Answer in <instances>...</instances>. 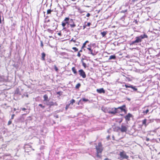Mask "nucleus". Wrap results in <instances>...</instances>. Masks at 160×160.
<instances>
[{"instance_id": "nucleus-62", "label": "nucleus", "mask_w": 160, "mask_h": 160, "mask_svg": "<svg viewBox=\"0 0 160 160\" xmlns=\"http://www.w3.org/2000/svg\"><path fill=\"white\" fill-rule=\"evenodd\" d=\"M112 139L113 140H115V138H114V135H112Z\"/></svg>"}, {"instance_id": "nucleus-9", "label": "nucleus", "mask_w": 160, "mask_h": 160, "mask_svg": "<svg viewBox=\"0 0 160 160\" xmlns=\"http://www.w3.org/2000/svg\"><path fill=\"white\" fill-rule=\"evenodd\" d=\"M108 113L113 115H115L116 113H117L116 108H111L110 110H108Z\"/></svg>"}, {"instance_id": "nucleus-40", "label": "nucleus", "mask_w": 160, "mask_h": 160, "mask_svg": "<svg viewBox=\"0 0 160 160\" xmlns=\"http://www.w3.org/2000/svg\"><path fill=\"white\" fill-rule=\"evenodd\" d=\"M82 66L85 68H86V64L84 63L83 61H82Z\"/></svg>"}, {"instance_id": "nucleus-22", "label": "nucleus", "mask_w": 160, "mask_h": 160, "mask_svg": "<svg viewBox=\"0 0 160 160\" xmlns=\"http://www.w3.org/2000/svg\"><path fill=\"white\" fill-rule=\"evenodd\" d=\"M70 19L69 18H66L64 19V20L63 21L64 22H65V23H67V24H68L70 21Z\"/></svg>"}, {"instance_id": "nucleus-56", "label": "nucleus", "mask_w": 160, "mask_h": 160, "mask_svg": "<svg viewBox=\"0 0 160 160\" xmlns=\"http://www.w3.org/2000/svg\"><path fill=\"white\" fill-rule=\"evenodd\" d=\"M90 15V14L89 13H88L86 15V16L87 17H89Z\"/></svg>"}, {"instance_id": "nucleus-26", "label": "nucleus", "mask_w": 160, "mask_h": 160, "mask_svg": "<svg viewBox=\"0 0 160 160\" xmlns=\"http://www.w3.org/2000/svg\"><path fill=\"white\" fill-rule=\"evenodd\" d=\"M107 31H103L102 32H101V34L102 36V37H104L107 33Z\"/></svg>"}, {"instance_id": "nucleus-59", "label": "nucleus", "mask_w": 160, "mask_h": 160, "mask_svg": "<svg viewBox=\"0 0 160 160\" xmlns=\"http://www.w3.org/2000/svg\"><path fill=\"white\" fill-rule=\"evenodd\" d=\"M82 101V99H80L79 101L78 102V105H79L80 104V102Z\"/></svg>"}, {"instance_id": "nucleus-49", "label": "nucleus", "mask_w": 160, "mask_h": 160, "mask_svg": "<svg viewBox=\"0 0 160 160\" xmlns=\"http://www.w3.org/2000/svg\"><path fill=\"white\" fill-rule=\"evenodd\" d=\"M40 42H41V45H40V46L41 47H43V42L42 41H40Z\"/></svg>"}, {"instance_id": "nucleus-5", "label": "nucleus", "mask_w": 160, "mask_h": 160, "mask_svg": "<svg viewBox=\"0 0 160 160\" xmlns=\"http://www.w3.org/2000/svg\"><path fill=\"white\" fill-rule=\"evenodd\" d=\"M135 39V40L134 41L131 42L130 43L131 45H137L138 43L141 42L138 36L136 37Z\"/></svg>"}, {"instance_id": "nucleus-24", "label": "nucleus", "mask_w": 160, "mask_h": 160, "mask_svg": "<svg viewBox=\"0 0 160 160\" xmlns=\"http://www.w3.org/2000/svg\"><path fill=\"white\" fill-rule=\"evenodd\" d=\"M116 58V57L115 55H111L109 57V60L115 59Z\"/></svg>"}, {"instance_id": "nucleus-50", "label": "nucleus", "mask_w": 160, "mask_h": 160, "mask_svg": "<svg viewBox=\"0 0 160 160\" xmlns=\"http://www.w3.org/2000/svg\"><path fill=\"white\" fill-rule=\"evenodd\" d=\"M80 52H78V54H77V56L78 57H80L81 56V54L80 53Z\"/></svg>"}, {"instance_id": "nucleus-7", "label": "nucleus", "mask_w": 160, "mask_h": 160, "mask_svg": "<svg viewBox=\"0 0 160 160\" xmlns=\"http://www.w3.org/2000/svg\"><path fill=\"white\" fill-rule=\"evenodd\" d=\"M96 148L97 150V152H102V143L100 142H99L98 144V145L96 146Z\"/></svg>"}, {"instance_id": "nucleus-51", "label": "nucleus", "mask_w": 160, "mask_h": 160, "mask_svg": "<svg viewBox=\"0 0 160 160\" xmlns=\"http://www.w3.org/2000/svg\"><path fill=\"white\" fill-rule=\"evenodd\" d=\"M70 41H72L74 42H76L75 40H73V38H72L71 40Z\"/></svg>"}, {"instance_id": "nucleus-43", "label": "nucleus", "mask_w": 160, "mask_h": 160, "mask_svg": "<svg viewBox=\"0 0 160 160\" xmlns=\"http://www.w3.org/2000/svg\"><path fill=\"white\" fill-rule=\"evenodd\" d=\"M100 152H97V156L98 157V158H100L101 157V155H99V153H100Z\"/></svg>"}, {"instance_id": "nucleus-52", "label": "nucleus", "mask_w": 160, "mask_h": 160, "mask_svg": "<svg viewBox=\"0 0 160 160\" xmlns=\"http://www.w3.org/2000/svg\"><path fill=\"white\" fill-rule=\"evenodd\" d=\"M83 49L84 51L85 50V49L83 48V49H82V47H81V49L79 51V52H82V50Z\"/></svg>"}, {"instance_id": "nucleus-15", "label": "nucleus", "mask_w": 160, "mask_h": 160, "mask_svg": "<svg viewBox=\"0 0 160 160\" xmlns=\"http://www.w3.org/2000/svg\"><path fill=\"white\" fill-rule=\"evenodd\" d=\"M97 91L99 93H105V91L104 90L103 88L98 89L97 90Z\"/></svg>"}, {"instance_id": "nucleus-47", "label": "nucleus", "mask_w": 160, "mask_h": 160, "mask_svg": "<svg viewBox=\"0 0 160 160\" xmlns=\"http://www.w3.org/2000/svg\"><path fill=\"white\" fill-rule=\"evenodd\" d=\"M1 17H2V13H0V23H1Z\"/></svg>"}, {"instance_id": "nucleus-20", "label": "nucleus", "mask_w": 160, "mask_h": 160, "mask_svg": "<svg viewBox=\"0 0 160 160\" xmlns=\"http://www.w3.org/2000/svg\"><path fill=\"white\" fill-rule=\"evenodd\" d=\"M42 57L41 60L42 61H45V57L46 56V54L44 52H43L41 53Z\"/></svg>"}, {"instance_id": "nucleus-21", "label": "nucleus", "mask_w": 160, "mask_h": 160, "mask_svg": "<svg viewBox=\"0 0 160 160\" xmlns=\"http://www.w3.org/2000/svg\"><path fill=\"white\" fill-rule=\"evenodd\" d=\"M1 106L3 108H4L5 109H6L10 107V106H9V105H8L6 103H4V104H2V105Z\"/></svg>"}, {"instance_id": "nucleus-14", "label": "nucleus", "mask_w": 160, "mask_h": 160, "mask_svg": "<svg viewBox=\"0 0 160 160\" xmlns=\"http://www.w3.org/2000/svg\"><path fill=\"white\" fill-rule=\"evenodd\" d=\"M138 37L141 42L142 41V39L148 38V36L145 33H143V34L140 35Z\"/></svg>"}, {"instance_id": "nucleus-17", "label": "nucleus", "mask_w": 160, "mask_h": 160, "mask_svg": "<svg viewBox=\"0 0 160 160\" xmlns=\"http://www.w3.org/2000/svg\"><path fill=\"white\" fill-rule=\"evenodd\" d=\"M52 26L53 27H54V28H55V29L57 28L58 26V24L56 21H54L53 22Z\"/></svg>"}, {"instance_id": "nucleus-23", "label": "nucleus", "mask_w": 160, "mask_h": 160, "mask_svg": "<svg viewBox=\"0 0 160 160\" xmlns=\"http://www.w3.org/2000/svg\"><path fill=\"white\" fill-rule=\"evenodd\" d=\"M72 70L74 74H77V72L76 71V70L75 67H72Z\"/></svg>"}, {"instance_id": "nucleus-54", "label": "nucleus", "mask_w": 160, "mask_h": 160, "mask_svg": "<svg viewBox=\"0 0 160 160\" xmlns=\"http://www.w3.org/2000/svg\"><path fill=\"white\" fill-rule=\"evenodd\" d=\"M107 139L108 140L110 138V135H108L107 137Z\"/></svg>"}, {"instance_id": "nucleus-53", "label": "nucleus", "mask_w": 160, "mask_h": 160, "mask_svg": "<svg viewBox=\"0 0 160 160\" xmlns=\"http://www.w3.org/2000/svg\"><path fill=\"white\" fill-rule=\"evenodd\" d=\"M127 10L126 9V10H122L121 12H122L125 13V12H127Z\"/></svg>"}, {"instance_id": "nucleus-8", "label": "nucleus", "mask_w": 160, "mask_h": 160, "mask_svg": "<svg viewBox=\"0 0 160 160\" xmlns=\"http://www.w3.org/2000/svg\"><path fill=\"white\" fill-rule=\"evenodd\" d=\"M29 148L30 151L32 150L34 151V149L32 148V146L28 144H25L24 147V149H25V152H29V151H28V148Z\"/></svg>"}, {"instance_id": "nucleus-16", "label": "nucleus", "mask_w": 160, "mask_h": 160, "mask_svg": "<svg viewBox=\"0 0 160 160\" xmlns=\"http://www.w3.org/2000/svg\"><path fill=\"white\" fill-rule=\"evenodd\" d=\"M92 53H91V54L92 55V56H94L96 55L98 52V51H96L95 48H93V49H92Z\"/></svg>"}, {"instance_id": "nucleus-31", "label": "nucleus", "mask_w": 160, "mask_h": 160, "mask_svg": "<svg viewBox=\"0 0 160 160\" xmlns=\"http://www.w3.org/2000/svg\"><path fill=\"white\" fill-rule=\"evenodd\" d=\"M52 12V10L50 9H48L47 11V14H51V12Z\"/></svg>"}, {"instance_id": "nucleus-4", "label": "nucleus", "mask_w": 160, "mask_h": 160, "mask_svg": "<svg viewBox=\"0 0 160 160\" xmlns=\"http://www.w3.org/2000/svg\"><path fill=\"white\" fill-rule=\"evenodd\" d=\"M119 155L120 157L118 158V159L121 160L123 159H128L129 158L128 156L126 155V152L124 151L120 152Z\"/></svg>"}, {"instance_id": "nucleus-27", "label": "nucleus", "mask_w": 160, "mask_h": 160, "mask_svg": "<svg viewBox=\"0 0 160 160\" xmlns=\"http://www.w3.org/2000/svg\"><path fill=\"white\" fill-rule=\"evenodd\" d=\"M153 121L152 120L147 119L146 126L148 125L150 123L152 122Z\"/></svg>"}, {"instance_id": "nucleus-12", "label": "nucleus", "mask_w": 160, "mask_h": 160, "mask_svg": "<svg viewBox=\"0 0 160 160\" xmlns=\"http://www.w3.org/2000/svg\"><path fill=\"white\" fill-rule=\"evenodd\" d=\"M119 129L122 132H126L127 131V128L126 126L123 125H122L120 128H119Z\"/></svg>"}, {"instance_id": "nucleus-57", "label": "nucleus", "mask_w": 160, "mask_h": 160, "mask_svg": "<svg viewBox=\"0 0 160 160\" xmlns=\"http://www.w3.org/2000/svg\"><path fill=\"white\" fill-rule=\"evenodd\" d=\"M22 111H25L27 109L25 108H21Z\"/></svg>"}, {"instance_id": "nucleus-41", "label": "nucleus", "mask_w": 160, "mask_h": 160, "mask_svg": "<svg viewBox=\"0 0 160 160\" xmlns=\"http://www.w3.org/2000/svg\"><path fill=\"white\" fill-rule=\"evenodd\" d=\"M72 49L74 50L75 52L78 51V49L76 47H73Z\"/></svg>"}, {"instance_id": "nucleus-2", "label": "nucleus", "mask_w": 160, "mask_h": 160, "mask_svg": "<svg viewBox=\"0 0 160 160\" xmlns=\"http://www.w3.org/2000/svg\"><path fill=\"white\" fill-rule=\"evenodd\" d=\"M124 86H125L126 88H129V89H128V90L132 92L137 91L138 89L135 86L129 84H125V85H123L122 87H123Z\"/></svg>"}, {"instance_id": "nucleus-45", "label": "nucleus", "mask_w": 160, "mask_h": 160, "mask_svg": "<svg viewBox=\"0 0 160 160\" xmlns=\"http://www.w3.org/2000/svg\"><path fill=\"white\" fill-rule=\"evenodd\" d=\"M62 93V92L61 91L58 92H57V94L58 95H61Z\"/></svg>"}, {"instance_id": "nucleus-44", "label": "nucleus", "mask_w": 160, "mask_h": 160, "mask_svg": "<svg viewBox=\"0 0 160 160\" xmlns=\"http://www.w3.org/2000/svg\"><path fill=\"white\" fill-rule=\"evenodd\" d=\"M12 122V121L11 120V119H10V120L8 122V125H10L11 124Z\"/></svg>"}, {"instance_id": "nucleus-36", "label": "nucleus", "mask_w": 160, "mask_h": 160, "mask_svg": "<svg viewBox=\"0 0 160 160\" xmlns=\"http://www.w3.org/2000/svg\"><path fill=\"white\" fill-rule=\"evenodd\" d=\"M67 23H65V22H64L63 21H62V26L64 28H63L64 29L65 28H64L65 26H66V24H67Z\"/></svg>"}, {"instance_id": "nucleus-25", "label": "nucleus", "mask_w": 160, "mask_h": 160, "mask_svg": "<svg viewBox=\"0 0 160 160\" xmlns=\"http://www.w3.org/2000/svg\"><path fill=\"white\" fill-rule=\"evenodd\" d=\"M87 49L88 50V54H91V53H92V49L91 47H88Z\"/></svg>"}, {"instance_id": "nucleus-30", "label": "nucleus", "mask_w": 160, "mask_h": 160, "mask_svg": "<svg viewBox=\"0 0 160 160\" xmlns=\"http://www.w3.org/2000/svg\"><path fill=\"white\" fill-rule=\"evenodd\" d=\"M81 86V84L79 83H78L76 85L75 88L76 89H78Z\"/></svg>"}, {"instance_id": "nucleus-29", "label": "nucleus", "mask_w": 160, "mask_h": 160, "mask_svg": "<svg viewBox=\"0 0 160 160\" xmlns=\"http://www.w3.org/2000/svg\"><path fill=\"white\" fill-rule=\"evenodd\" d=\"M88 42H89L88 41H86L84 43H83L82 46V49H83L84 48H85L87 43H88Z\"/></svg>"}, {"instance_id": "nucleus-13", "label": "nucleus", "mask_w": 160, "mask_h": 160, "mask_svg": "<svg viewBox=\"0 0 160 160\" xmlns=\"http://www.w3.org/2000/svg\"><path fill=\"white\" fill-rule=\"evenodd\" d=\"M68 25H69L72 28H74L75 27L76 25L72 19H71L70 20L69 22L68 23Z\"/></svg>"}, {"instance_id": "nucleus-37", "label": "nucleus", "mask_w": 160, "mask_h": 160, "mask_svg": "<svg viewBox=\"0 0 160 160\" xmlns=\"http://www.w3.org/2000/svg\"><path fill=\"white\" fill-rule=\"evenodd\" d=\"M81 99H82V101L85 102H86L89 101V100L88 99H86L85 98H83Z\"/></svg>"}, {"instance_id": "nucleus-18", "label": "nucleus", "mask_w": 160, "mask_h": 160, "mask_svg": "<svg viewBox=\"0 0 160 160\" xmlns=\"http://www.w3.org/2000/svg\"><path fill=\"white\" fill-rule=\"evenodd\" d=\"M91 25V23L90 22H88L87 23L86 22H84V25L83 26V29H84L87 26L89 27Z\"/></svg>"}, {"instance_id": "nucleus-35", "label": "nucleus", "mask_w": 160, "mask_h": 160, "mask_svg": "<svg viewBox=\"0 0 160 160\" xmlns=\"http://www.w3.org/2000/svg\"><path fill=\"white\" fill-rule=\"evenodd\" d=\"M47 31L48 32L51 34L53 33V31L49 28H48L47 29Z\"/></svg>"}, {"instance_id": "nucleus-58", "label": "nucleus", "mask_w": 160, "mask_h": 160, "mask_svg": "<svg viewBox=\"0 0 160 160\" xmlns=\"http://www.w3.org/2000/svg\"><path fill=\"white\" fill-rule=\"evenodd\" d=\"M146 140L147 141H149L150 140V139H149V138L146 137Z\"/></svg>"}, {"instance_id": "nucleus-32", "label": "nucleus", "mask_w": 160, "mask_h": 160, "mask_svg": "<svg viewBox=\"0 0 160 160\" xmlns=\"http://www.w3.org/2000/svg\"><path fill=\"white\" fill-rule=\"evenodd\" d=\"M75 102V101L74 99H72L70 101V103L69 104H70H70L72 105L73 104V103Z\"/></svg>"}, {"instance_id": "nucleus-11", "label": "nucleus", "mask_w": 160, "mask_h": 160, "mask_svg": "<svg viewBox=\"0 0 160 160\" xmlns=\"http://www.w3.org/2000/svg\"><path fill=\"white\" fill-rule=\"evenodd\" d=\"M132 117V115L130 113H128L126 116H124V118L125 119L126 121L128 122L130 119V118Z\"/></svg>"}, {"instance_id": "nucleus-10", "label": "nucleus", "mask_w": 160, "mask_h": 160, "mask_svg": "<svg viewBox=\"0 0 160 160\" xmlns=\"http://www.w3.org/2000/svg\"><path fill=\"white\" fill-rule=\"evenodd\" d=\"M79 75L83 78H85L86 77V75L85 72L82 69H80L78 71Z\"/></svg>"}, {"instance_id": "nucleus-34", "label": "nucleus", "mask_w": 160, "mask_h": 160, "mask_svg": "<svg viewBox=\"0 0 160 160\" xmlns=\"http://www.w3.org/2000/svg\"><path fill=\"white\" fill-rule=\"evenodd\" d=\"M149 110L148 109H147L146 110L143 111V113L144 114H147V113L148 112Z\"/></svg>"}, {"instance_id": "nucleus-28", "label": "nucleus", "mask_w": 160, "mask_h": 160, "mask_svg": "<svg viewBox=\"0 0 160 160\" xmlns=\"http://www.w3.org/2000/svg\"><path fill=\"white\" fill-rule=\"evenodd\" d=\"M146 121L147 119H145L143 120L142 121V124L143 125H144L145 126H146Z\"/></svg>"}, {"instance_id": "nucleus-48", "label": "nucleus", "mask_w": 160, "mask_h": 160, "mask_svg": "<svg viewBox=\"0 0 160 160\" xmlns=\"http://www.w3.org/2000/svg\"><path fill=\"white\" fill-rule=\"evenodd\" d=\"M14 116H15V114H12V115L11 118V119H13L14 118Z\"/></svg>"}, {"instance_id": "nucleus-6", "label": "nucleus", "mask_w": 160, "mask_h": 160, "mask_svg": "<svg viewBox=\"0 0 160 160\" xmlns=\"http://www.w3.org/2000/svg\"><path fill=\"white\" fill-rule=\"evenodd\" d=\"M146 53H147L150 55H153L155 52V50L152 48H150L148 49H146Z\"/></svg>"}, {"instance_id": "nucleus-55", "label": "nucleus", "mask_w": 160, "mask_h": 160, "mask_svg": "<svg viewBox=\"0 0 160 160\" xmlns=\"http://www.w3.org/2000/svg\"><path fill=\"white\" fill-rule=\"evenodd\" d=\"M79 44V42H77V43L75 44V45L76 46H78Z\"/></svg>"}, {"instance_id": "nucleus-1", "label": "nucleus", "mask_w": 160, "mask_h": 160, "mask_svg": "<svg viewBox=\"0 0 160 160\" xmlns=\"http://www.w3.org/2000/svg\"><path fill=\"white\" fill-rule=\"evenodd\" d=\"M43 101L44 102V104L49 106V108H51L52 107L57 106L58 105V104L57 102L50 101L48 98V95L47 94H45L43 96Z\"/></svg>"}, {"instance_id": "nucleus-60", "label": "nucleus", "mask_w": 160, "mask_h": 160, "mask_svg": "<svg viewBox=\"0 0 160 160\" xmlns=\"http://www.w3.org/2000/svg\"><path fill=\"white\" fill-rule=\"evenodd\" d=\"M110 129H108V130L107 131V132L108 133H110L111 132H110Z\"/></svg>"}, {"instance_id": "nucleus-39", "label": "nucleus", "mask_w": 160, "mask_h": 160, "mask_svg": "<svg viewBox=\"0 0 160 160\" xmlns=\"http://www.w3.org/2000/svg\"><path fill=\"white\" fill-rule=\"evenodd\" d=\"M53 107H52V108H49V106H48V108L49 109V110H47V111L48 112H50V111H51V110H53V109H52V108H53Z\"/></svg>"}, {"instance_id": "nucleus-38", "label": "nucleus", "mask_w": 160, "mask_h": 160, "mask_svg": "<svg viewBox=\"0 0 160 160\" xmlns=\"http://www.w3.org/2000/svg\"><path fill=\"white\" fill-rule=\"evenodd\" d=\"M54 69L56 72H58V68L57 67V66L56 65H54Z\"/></svg>"}, {"instance_id": "nucleus-46", "label": "nucleus", "mask_w": 160, "mask_h": 160, "mask_svg": "<svg viewBox=\"0 0 160 160\" xmlns=\"http://www.w3.org/2000/svg\"><path fill=\"white\" fill-rule=\"evenodd\" d=\"M54 117L55 118H58V115H55Z\"/></svg>"}, {"instance_id": "nucleus-19", "label": "nucleus", "mask_w": 160, "mask_h": 160, "mask_svg": "<svg viewBox=\"0 0 160 160\" xmlns=\"http://www.w3.org/2000/svg\"><path fill=\"white\" fill-rule=\"evenodd\" d=\"M14 94L18 95H20L21 94L18 88H17L15 91Z\"/></svg>"}, {"instance_id": "nucleus-63", "label": "nucleus", "mask_w": 160, "mask_h": 160, "mask_svg": "<svg viewBox=\"0 0 160 160\" xmlns=\"http://www.w3.org/2000/svg\"><path fill=\"white\" fill-rule=\"evenodd\" d=\"M104 160H109V159L108 158H106Z\"/></svg>"}, {"instance_id": "nucleus-3", "label": "nucleus", "mask_w": 160, "mask_h": 160, "mask_svg": "<svg viewBox=\"0 0 160 160\" xmlns=\"http://www.w3.org/2000/svg\"><path fill=\"white\" fill-rule=\"evenodd\" d=\"M116 109L117 113H119L122 112H124L125 114H126L127 113V110H126V106L125 104L116 108Z\"/></svg>"}, {"instance_id": "nucleus-33", "label": "nucleus", "mask_w": 160, "mask_h": 160, "mask_svg": "<svg viewBox=\"0 0 160 160\" xmlns=\"http://www.w3.org/2000/svg\"><path fill=\"white\" fill-rule=\"evenodd\" d=\"M38 106L40 107L41 108H42V109H44L45 107V106L43 105L42 104H40L38 105Z\"/></svg>"}, {"instance_id": "nucleus-42", "label": "nucleus", "mask_w": 160, "mask_h": 160, "mask_svg": "<svg viewBox=\"0 0 160 160\" xmlns=\"http://www.w3.org/2000/svg\"><path fill=\"white\" fill-rule=\"evenodd\" d=\"M69 106H70V104H68L66 105V107H65V110L66 111H67V109L68 108Z\"/></svg>"}, {"instance_id": "nucleus-61", "label": "nucleus", "mask_w": 160, "mask_h": 160, "mask_svg": "<svg viewBox=\"0 0 160 160\" xmlns=\"http://www.w3.org/2000/svg\"><path fill=\"white\" fill-rule=\"evenodd\" d=\"M49 17V16H46L45 18V20L47 19Z\"/></svg>"}, {"instance_id": "nucleus-64", "label": "nucleus", "mask_w": 160, "mask_h": 160, "mask_svg": "<svg viewBox=\"0 0 160 160\" xmlns=\"http://www.w3.org/2000/svg\"><path fill=\"white\" fill-rule=\"evenodd\" d=\"M50 21V20L49 19L47 21H46L47 22H49Z\"/></svg>"}]
</instances>
